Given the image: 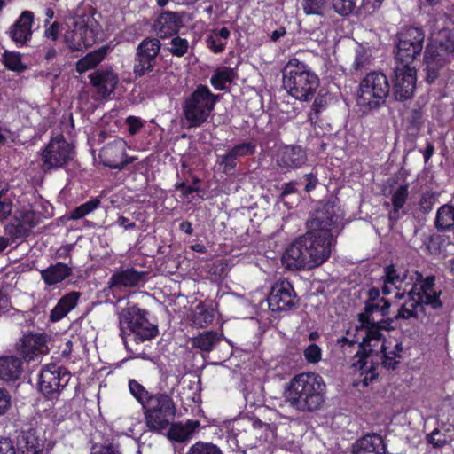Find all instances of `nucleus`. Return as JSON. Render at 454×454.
I'll use <instances>...</instances> for the list:
<instances>
[{
  "label": "nucleus",
  "mask_w": 454,
  "mask_h": 454,
  "mask_svg": "<svg viewBox=\"0 0 454 454\" xmlns=\"http://www.w3.org/2000/svg\"><path fill=\"white\" fill-rule=\"evenodd\" d=\"M341 221L333 202L321 204L307 222V232L286 249L282 261L286 268L293 270L312 269L327 261L333 236L340 233Z\"/></svg>",
  "instance_id": "1"
},
{
  "label": "nucleus",
  "mask_w": 454,
  "mask_h": 454,
  "mask_svg": "<svg viewBox=\"0 0 454 454\" xmlns=\"http://www.w3.org/2000/svg\"><path fill=\"white\" fill-rule=\"evenodd\" d=\"M129 393L141 405L148 431L162 434L176 419V405L172 393L163 389L147 390L134 379L128 382Z\"/></svg>",
  "instance_id": "2"
},
{
  "label": "nucleus",
  "mask_w": 454,
  "mask_h": 454,
  "mask_svg": "<svg viewBox=\"0 0 454 454\" xmlns=\"http://www.w3.org/2000/svg\"><path fill=\"white\" fill-rule=\"evenodd\" d=\"M326 385L316 372H301L294 375L285 390L289 406L300 412H314L325 403Z\"/></svg>",
  "instance_id": "3"
},
{
  "label": "nucleus",
  "mask_w": 454,
  "mask_h": 454,
  "mask_svg": "<svg viewBox=\"0 0 454 454\" xmlns=\"http://www.w3.org/2000/svg\"><path fill=\"white\" fill-rule=\"evenodd\" d=\"M358 322L360 325L356 329L364 330L365 337L363 342L358 344V350L355 356L357 357V360L352 364V367L355 371L360 372V375L363 376L362 384L367 387L378 377V373L376 372L377 364L375 365L372 362H369L370 354L364 349V345L370 343L372 340H386L381 331H392L395 326L394 325L393 318L369 319L368 323Z\"/></svg>",
  "instance_id": "4"
},
{
  "label": "nucleus",
  "mask_w": 454,
  "mask_h": 454,
  "mask_svg": "<svg viewBox=\"0 0 454 454\" xmlns=\"http://www.w3.org/2000/svg\"><path fill=\"white\" fill-rule=\"evenodd\" d=\"M283 86L289 95L300 101L309 100L319 86V78L311 68L296 58L283 68Z\"/></svg>",
  "instance_id": "5"
},
{
  "label": "nucleus",
  "mask_w": 454,
  "mask_h": 454,
  "mask_svg": "<svg viewBox=\"0 0 454 454\" xmlns=\"http://www.w3.org/2000/svg\"><path fill=\"white\" fill-rule=\"evenodd\" d=\"M219 101V95L214 94L208 86L199 84L184 98L182 104L184 117L189 128H198L207 122Z\"/></svg>",
  "instance_id": "6"
},
{
  "label": "nucleus",
  "mask_w": 454,
  "mask_h": 454,
  "mask_svg": "<svg viewBox=\"0 0 454 454\" xmlns=\"http://www.w3.org/2000/svg\"><path fill=\"white\" fill-rule=\"evenodd\" d=\"M95 12L77 14L74 18L73 26L65 33V42L72 51H82L95 44L103 37L101 25L94 17Z\"/></svg>",
  "instance_id": "7"
},
{
  "label": "nucleus",
  "mask_w": 454,
  "mask_h": 454,
  "mask_svg": "<svg viewBox=\"0 0 454 454\" xmlns=\"http://www.w3.org/2000/svg\"><path fill=\"white\" fill-rule=\"evenodd\" d=\"M390 96V84L380 71L368 73L361 81L357 94V106L363 113L378 110Z\"/></svg>",
  "instance_id": "8"
},
{
  "label": "nucleus",
  "mask_w": 454,
  "mask_h": 454,
  "mask_svg": "<svg viewBox=\"0 0 454 454\" xmlns=\"http://www.w3.org/2000/svg\"><path fill=\"white\" fill-rule=\"evenodd\" d=\"M148 311L137 306L129 308L120 320L121 337L125 345L129 338L136 343L152 340L158 334L157 325L149 322Z\"/></svg>",
  "instance_id": "9"
},
{
  "label": "nucleus",
  "mask_w": 454,
  "mask_h": 454,
  "mask_svg": "<svg viewBox=\"0 0 454 454\" xmlns=\"http://www.w3.org/2000/svg\"><path fill=\"white\" fill-rule=\"evenodd\" d=\"M70 379L71 373L66 368L54 363L48 364L41 370L38 389L48 400H55Z\"/></svg>",
  "instance_id": "10"
},
{
  "label": "nucleus",
  "mask_w": 454,
  "mask_h": 454,
  "mask_svg": "<svg viewBox=\"0 0 454 454\" xmlns=\"http://www.w3.org/2000/svg\"><path fill=\"white\" fill-rule=\"evenodd\" d=\"M74 151L63 135L52 137L42 153V168L44 172L60 168L71 161Z\"/></svg>",
  "instance_id": "11"
},
{
  "label": "nucleus",
  "mask_w": 454,
  "mask_h": 454,
  "mask_svg": "<svg viewBox=\"0 0 454 454\" xmlns=\"http://www.w3.org/2000/svg\"><path fill=\"white\" fill-rule=\"evenodd\" d=\"M395 59L403 66H409L423 49L425 34L422 28L410 27L398 36Z\"/></svg>",
  "instance_id": "12"
},
{
  "label": "nucleus",
  "mask_w": 454,
  "mask_h": 454,
  "mask_svg": "<svg viewBox=\"0 0 454 454\" xmlns=\"http://www.w3.org/2000/svg\"><path fill=\"white\" fill-rule=\"evenodd\" d=\"M436 278L434 275H424L418 271H414V279L410 287V294L416 295L424 307H429L434 310L442 307L441 300L442 291L435 288Z\"/></svg>",
  "instance_id": "13"
},
{
  "label": "nucleus",
  "mask_w": 454,
  "mask_h": 454,
  "mask_svg": "<svg viewBox=\"0 0 454 454\" xmlns=\"http://www.w3.org/2000/svg\"><path fill=\"white\" fill-rule=\"evenodd\" d=\"M38 223L39 216L34 210H18L4 226L5 238L9 239V243L25 241Z\"/></svg>",
  "instance_id": "14"
},
{
  "label": "nucleus",
  "mask_w": 454,
  "mask_h": 454,
  "mask_svg": "<svg viewBox=\"0 0 454 454\" xmlns=\"http://www.w3.org/2000/svg\"><path fill=\"white\" fill-rule=\"evenodd\" d=\"M269 308L273 312L288 311L296 308L299 298L293 284L285 278H280L271 286L267 298Z\"/></svg>",
  "instance_id": "15"
},
{
  "label": "nucleus",
  "mask_w": 454,
  "mask_h": 454,
  "mask_svg": "<svg viewBox=\"0 0 454 454\" xmlns=\"http://www.w3.org/2000/svg\"><path fill=\"white\" fill-rule=\"evenodd\" d=\"M160 51V43L157 38L148 37L138 44L133 67L136 77H142L153 71Z\"/></svg>",
  "instance_id": "16"
},
{
  "label": "nucleus",
  "mask_w": 454,
  "mask_h": 454,
  "mask_svg": "<svg viewBox=\"0 0 454 454\" xmlns=\"http://www.w3.org/2000/svg\"><path fill=\"white\" fill-rule=\"evenodd\" d=\"M416 70L410 66L396 67L392 78L390 96L396 101L403 102L412 98L416 88Z\"/></svg>",
  "instance_id": "17"
},
{
  "label": "nucleus",
  "mask_w": 454,
  "mask_h": 454,
  "mask_svg": "<svg viewBox=\"0 0 454 454\" xmlns=\"http://www.w3.org/2000/svg\"><path fill=\"white\" fill-rule=\"evenodd\" d=\"M126 142L121 138L107 143L99 151L101 163L112 169H122L126 165L134 161L135 158H125Z\"/></svg>",
  "instance_id": "18"
},
{
  "label": "nucleus",
  "mask_w": 454,
  "mask_h": 454,
  "mask_svg": "<svg viewBox=\"0 0 454 454\" xmlns=\"http://www.w3.org/2000/svg\"><path fill=\"white\" fill-rule=\"evenodd\" d=\"M384 274L381 277L383 286L381 292L383 295H389L392 293L393 286L396 292H404L411 286L414 279V273L409 276L408 270L397 269L393 263L387 265L383 270Z\"/></svg>",
  "instance_id": "19"
},
{
  "label": "nucleus",
  "mask_w": 454,
  "mask_h": 454,
  "mask_svg": "<svg viewBox=\"0 0 454 454\" xmlns=\"http://www.w3.org/2000/svg\"><path fill=\"white\" fill-rule=\"evenodd\" d=\"M16 449L21 454H43L45 439L39 435L38 430L31 425L22 427L16 431Z\"/></svg>",
  "instance_id": "20"
},
{
  "label": "nucleus",
  "mask_w": 454,
  "mask_h": 454,
  "mask_svg": "<svg viewBox=\"0 0 454 454\" xmlns=\"http://www.w3.org/2000/svg\"><path fill=\"white\" fill-rule=\"evenodd\" d=\"M90 82L101 98H108L119 83L118 74L111 68H98L89 75Z\"/></svg>",
  "instance_id": "21"
},
{
  "label": "nucleus",
  "mask_w": 454,
  "mask_h": 454,
  "mask_svg": "<svg viewBox=\"0 0 454 454\" xmlns=\"http://www.w3.org/2000/svg\"><path fill=\"white\" fill-rule=\"evenodd\" d=\"M184 26L182 16L175 12H163L154 20L153 28L158 37L161 39L176 35Z\"/></svg>",
  "instance_id": "22"
},
{
  "label": "nucleus",
  "mask_w": 454,
  "mask_h": 454,
  "mask_svg": "<svg viewBox=\"0 0 454 454\" xmlns=\"http://www.w3.org/2000/svg\"><path fill=\"white\" fill-rule=\"evenodd\" d=\"M307 160V153L301 145H285L277 154V165L286 170L301 168Z\"/></svg>",
  "instance_id": "23"
},
{
  "label": "nucleus",
  "mask_w": 454,
  "mask_h": 454,
  "mask_svg": "<svg viewBox=\"0 0 454 454\" xmlns=\"http://www.w3.org/2000/svg\"><path fill=\"white\" fill-rule=\"evenodd\" d=\"M146 271H140L134 267H128L114 271L108 280L112 290L123 287H136L145 282Z\"/></svg>",
  "instance_id": "24"
},
{
  "label": "nucleus",
  "mask_w": 454,
  "mask_h": 454,
  "mask_svg": "<svg viewBox=\"0 0 454 454\" xmlns=\"http://www.w3.org/2000/svg\"><path fill=\"white\" fill-rule=\"evenodd\" d=\"M46 344L47 335L44 333H28L20 339V343L17 349L24 360L30 362L43 353Z\"/></svg>",
  "instance_id": "25"
},
{
  "label": "nucleus",
  "mask_w": 454,
  "mask_h": 454,
  "mask_svg": "<svg viewBox=\"0 0 454 454\" xmlns=\"http://www.w3.org/2000/svg\"><path fill=\"white\" fill-rule=\"evenodd\" d=\"M351 454H387V445L377 433H368L355 441Z\"/></svg>",
  "instance_id": "26"
},
{
  "label": "nucleus",
  "mask_w": 454,
  "mask_h": 454,
  "mask_svg": "<svg viewBox=\"0 0 454 454\" xmlns=\"http://www.w3.org/2000/svg\"><path fill=\"white\" fill-rule=\"evenodd\" d=\"M34 15L32 12L24 11L19 19L9 29V36L19 47L24 46L32 37V23Z\"/></svg>",
  "instance_id": "27"
},
{
  "label": "nucleus",
  "mask_w": 454,
  "mask_h": 454,
  "mask_svg": "<svg viewBox=\"0 0 454 454\" xmlns=\"http://www.w3.org/2000/svg\"><path fill=\"white\" fill-rule=\"evenodd\" d=\"M23 358L13 355L0 356V380L12 383L20 379L23 372Z\"/></svg>",
  "instance_id": "28"
},
{
  "label": "nucleus",
  "mask_w": 454,
  "mask_h": 454,
  "mask_svg": "<svg viewBox=\"0 0 454 454\" xmlns=\"http://www.w3.org/2000/svg\"><path fill=\"white\" fill-rule=\"evenodd\" d=\"M73 274L70 266L64 262L51 264L40 271L41 278L47 286H56Z\"/></svg>",
  "instance_id": "29"
},
{
  "label": "nucleus",
  "mask_w": 454,
  "mask_h": 454,
  "mask_svg": "<svg viewBox=\"0 0 454 454\" xmlns=\"http://www.w3.org/2000/svg\"><path fill=\"white\" fill-rule=\"evenodd\" d=\"M199 426L200 423L197 420L189 419L185 424L180 422L174 423L173 421L167 429V437L172 442L179 443L185 442L192 437Z\"/></svg>",
  "instance_id": "30"
},
{
  "label": "nucleus",
  "mask_w": 454,
  "mask_h": 454,
  "mask_svg": "<svg viewBox=\"0 0 454 454\" xmlns=\"http://www.w3.org/2000/svg\"><path fill=\"white\" fill-rule=\"evenodd\" d=\"M262 426V422H254L248 428H232V440L236 442V448L245 452L247 449H252L256 446L258 436L254 433L256 425Z\"/></svg>",
  "instance_id": "31"
},
{
  "label": "nucleus",
  "mask_w": 454,
  "mask_h": 454,
  "mask_svg": "<svg viewBox=\"0 0 454 454\" xmlns=\"http://www.w3.org/2000/svg\"><path fill=\"white\" fill-rule=\"evenodd\" d=\"M230 35L231 32L228 27L212 29L205 39L207 48L215 54L223 52Z\"/></svg>",
  "instance_id": "32"
},
{
  "label": "nucleus",
  "mask_w": 454,
  "mask_h": 454,
  "mask_svg": "<svg viewBox=\"0 0 454 454\" xmlns=\"http://www.w3.org/2000/svg\"><path fill=\"white\" fill-rule=\"evenodd\" d=\"M382 359L381 365L384 369L395 370L400 364L401 352L403 351V345L401 342H396L393 348L390 349V342L384 340L381 348Z\"/></svg>",
  "instance_id": "33"
},
{
  "label": "nucleus",
  "mask_w": 454,
  "mask_h": 454,
  "mask_svg": "<svg viewBox=\"0 0 454 454\" xmlns=\"http://www.w3.org/2000/svg\"><path fill=\"white\" fill-rule=\"evenodd\" d=\"M364 310L357 315V320L368 323L369 319L379 320L380 318H389V309L391 302H384L379 305L372 302L364 301Z\"/></svg>",
  "instance_id": "34"
},
{
  "label": "nucleus",
  "mask_w": 454,
  "mask_h": 454,
  "mask_svg": "<svg viewBox=\"0 0 454 454\" xmlns=\"http://www.w3.org/2000/svg\"><path fill=\"white\" fill-rule=\"evenodd\" d=\"M434 51L433 48L427 46L425 51V63H426V81L427 83L432 84L439 77V62L442 60L441 54Z\"/></svg>",
  "instance_id": "35"
},
{
  "label": "nucleus",
  "mask_w": 454,
  "mask_h": 454,
  "mask_svg": "<svg viewBox=\"0 0 454 454\" xmlns=\"http://www.w3.org/2000/svg\"><path fill=\"white\" fill-rule=\"evenodd\" d=\"M108 48L103 46L96 51L87 53L84 57L81 58L76 63V71L79 74H83L86 71L96 67L101 61H103L107 54Z\"/></svg>",
  "instance_id": "36"
},
{
  "label": "nucleus",
  "mask_w": 454,
  "mask_h": 454,
  "mask_svg": "<svg viewBox=\"0 0 454 454\" xmlns=\"http://www.w3.org/2000/svg\"><path fill=\"white\" fill-rule=\"evenodd\" d=\"M215 311L204 304H198L192 313V325L197 328L209 326L215 320Z\"/></svg>",
  "instance_id": "37"
},
{
  "label": "nucleus",
  "mask_w": 454,
  "mask_h": 454,
  "mask_svg": "<svg viewBox=\"0 0 454 454\" xmlns=\"http://www.w3.org/2000/svg\"><path fill=\"white\" fill-rule=\"evenodd\" d=\"M434 51L446 54H452L454 56V28H444L439 31L435 39V45L429 46Z\"/></svg>",
  "instance_id": "38"
},
{
  "label": "nucleus",
  "mask_w": 454,
  "mask_h": 454,
  "mask_svg": "<svg viewBox=\"0 0 454 454\" xmlns=\"http://www.w3.org/2000/svg\"><path fill=\"white\" fill-rule=\"evenodd\" d=\"M435 227L440 231L454 230V206L444 204L438 208Z\"/></svg>",
  "instance_id": "39"
},
{
  "label": "nucleus",
  "mask_w": 454,
  "mask_h": 454,
  "mask_svg": "<svg viewBox=\"0 0 454 454\" xmlns=\"http://www.w3.org/2000/svg\"><path fill=\"white\" fill-rule=\"evenodd\" d=\"M221 340V336L214 331H206L192 338V344L195 348L209 352Z\"/></svg>",
  "instance_id": "40"
},
{
  "label": "nucleus",
  "mask_w": 454,
  "mask_h": 454,
  "mask_svg": "<svg viewBox=\"0 0 454 454\" xmlns=\"http://www.w3.org/2000/svg\"><path fill=\"white\" fill-rule=\"evenodd\" d=\"M236 73L233 68L229 67H218L210 78V83L216 90H224L226 83L233 82Z\"/></svg>",
  "instance_id": "41"
},
{
  "label": "nucleus",
  "mask_w": 454,
  "mask_h": 454,
  "mask_svg": "<svg viewBox=\"0 0 454 454\" xmlns=\"http://www.w3.org/2000/svg\"><path fill=\"white\" fill-rule=\"evenodd\" d=\"M3 64L11 71L23 73L27 67L21 61V55L18 52L5 51L3 54Z\"/></svg>",
  "instance_id": "42"
},
{
  "label": "nucleus",
  "mask_w": 454,
  "mask_h": 454,
  "mask_svg": "<svg viewBox=\"0 0 454 454\" xmlns=\"http://www.w3.org/2000/svg\"><path fill=\"white\" fill-rule=\"evenodd\" d=\"M101 200L98 197L92 198L85 203L74 207L70 213V219L79 220L92 213L100 206Z\"/></svg>",
  "instance_id": "43"
},
{
  "label": "nucleus",
  "mask_w": 454,
  "mask_h": 454,
  "mask_svg": "<svg viewBox=\"0 0 454 454\" xmlns=\"http://www.w3.org/2000/svg\"><path fill=\"white\" fill-rule=\"evenodd\" d=\"M407 123L409 135L417 137L424 123L422 111L412 109L408 116Z\"/></svg>",
  "instance_id": "44"
},
{
  "label": "nucleus",
  "mask_w": 454,
  "mask_h": 454,
  "mask_svg": "<svg viewBox=\"0 0 454 454\" xmlns=\"http://www.w3.org/2000/svg\"><path fill=\"white\" fill-rule=\"evenodd\" d=\"M229 151L239 160L247 156H253L256 153V143L253 141H243L236 144Z\"/></svg>",
  "instance_id": "45"
},
{
  "label": "nucleus",
  "mask_w": 454,
  "mask_h": 454,
  "mask_svg": "<svg viewBox=\"0 0 454 454\" xmlns=\"http://www.w3.org/2000/svg\"><path fill=\"white\" fill-rule=\"evenodd\" d=\"M187 454H223L221 449L211 442H197L192 445Z\"/></svg>",
  "instance_id": "46"
},
{
  "label": "nucleus",
  "mask_w": 454,
  "mask_h": 454,
  "mask_svg": "<svg viewBox=\"0 0 454 454\" xmlns=\"http://www.w3.org/2000/svg\"><path fill=\"white\" fill-rule=\"evenodd\" d=\"M238 163V159L229 150L224 154L218 156V164L226 175L232 174Z\"/></svg>",
  "instance_id": "47"
},
{
  "label": "nucleus",
  "mask_w": 454,
  "mask_h": 454,
  "mask_svg": "<svg viewBox=\"0 0 454 454\" xmlns=\"http://www.w3.org/2000/svg\"><path fill=\"white\" fill-rule=\"evenodd\" d=\"M395 299L402 300L405 299L403 305H406L408 309H412L414 307V310L416 312L419 310H422L424 309V306L420 301L416 297V295H411L410 294V289H404V292H396L395 294Z\"/></svg>",
  "instance_id": "48"
},
{
  "label": "nucleus",
  "mask_w": 454,
  "mask_h": 454,
  "mask_svg": "<svg viewBox=\"0 0 454 454\" xmlns=\"http://www.w3.org/2000/svg\"><path fill=\"white\" fill-rule=\"evenodd\" d=\"M171 47L168 49L170 53L176 57H183L188 51L189 43L185 38L173 36L170 42Z\"/></svg>",
  "instance_id": "49"
},
{
  "label": "nucleus",
  "mask_w": 454,
  "mask_h": 454,
  "mask_svg": "<svg viewBox=\"0 0 454 454\" xmlns=\"http://www.w3.org/2000/svg\"><path fill=\"white\" fill-rule=\"evenodd\" d=\"M167 78V74L160 69H157L154 73H153L147 81L149 86L151 87V91L157 92L162 90L164 89L165 81Z\"/></svg>",
  "instance_id": "50"
},
{
  "label": "nucleus",
  "mask_w": 454,
  "mask_h": 454,
  "mask_svg": "<svg viewBox=\"0 0 454 454\" xmlns=\"http://www.w3.org/2000/svg\"><path fill=\"white\" fill-rule=\"evenodd\" d=\"M409 185L407 184L400 185L393 193L391 201L394 207L403 208L409 196Z\"/></svg>",
  "instance_id": "51"
},
{
  "label": "nucleus",
  "mask_w": 454,
  "mask_h": 454,
  "mask_svg": "<svg viewBox=\"0 0 454 454\" xmlns=\"http://www.w3.org/2000/svg\"><path fill=\"white\" fill-rule=\"evenodd\" d=\"M303 356L307 363L317 364L322 359V348L317 344L311 343L304 348Z\"/></svg>",
  "instance_id": "52"
},
{
  "label": "nucleus",
  "mask_w": 454,
  "mask_h": 454,
  "mask_svg": "<svg viewBox=\"0 0 454 454\" xmlns=\"http://www.w3.org/2000/svg\"><path fill=\"white\" fill-rule=\"evenodd\" d=\"M81 294L76 291H72L63 295L57 302L67 312L71 311L77 305Z\"/></svg>",
  "instance_id": "53"
},
{
  "label": "nucleus",
  "mask_w": 454,
  "mask_h": 454,
  "mask_svg": "<svg viewBox=\"0 0 454 454\" xmlns=\"http://www.w3.org/2000/svg\"><path fill=\"white\" fill-rule=\"evenodd\" d=\"M436 201L435 192L428 191L423 192L419 202V210L423 214H428L432 211Z\"/></svg>",
  "instance_id": "54"
},
{
  "label": "nucleus",
  "mask_w": 454,
  "mask_h": 454,
  "mask_svg": "<svg viewBox=\"0 0 454 454\" xmlns=\"http://www.w3.org/2000/svg\"><path fill=\"white\" fill-rule=\"evenodd\" d=\"M90 454H122V452L118 444L109 442L93 444Z\"/></svg>",
  "instance_id": "55"
},
{
  "label": "nucleus",
  "mask_w": 454,
  "mask_h": 454,
  "mask_svg": "<svg viewBox=\"0 0 454 454\" xmlns=\"http://www.w3.org/2000/svg\"><path fill=\"white\" fill-rule=\"evenodd\" d=\"M382 292L375 286L369 288L366 292V299L364 301L376 303L379 305L384 304V302H390V301L384 296H381Z\"/></svg>",
  "instance_id": "56"
},
{
  "label": "nucleus",
  "mask_w": 454,
  "mask_h": 454,
  "mask_svg": "<svg viewBox=\"0 0 454 454\" xmlns=\"http://www.w3.org/2000/svg\"><path fill=\"white\" fill-rule=\"evenodd\" d=\"M4 190H0V221L6 219L12 213V202L10 199L4 197Z\"/></svg>",
  "instance_id": "57"
},
{
  "label": "nucleus",
  "mask_w": 454,
  "mask_h": 454,
  "mask_svg": "<svg viewBox=\"0 0 454 454\" xmlns=\"http://www.w3.org/2000/svg\"><path fill=\"white\" fill-rule=\"evenodd\" d=\"M370 64V59L365 51H356L354 62L352 64V69L356 72L362 71Z\"/></svg>",
  "instance_id": "58"
},
{
  "label": "nucleus",
  "mask_w": 454,
  "mask_h": 454,
  "mask_svg": "<svg viewBox=\"0 0 454 454\" xmlns=\"http://www.w3.org/2000/svg\"><path fill=\"white\" fill-rule=\"evenodd\" d=\"M325 2H302V9L308 15H323L324 4Z\"/></svg>",
  "instance_id": "59"
},
{
  "label": "nucleus",
  "mask_w": 454,
  "mask_h": 454,
  "mask_svg": "<svg viewBox=\"0 0 454 454\" xmlns=\"http://www.w3.org/2000/svg\"><path fill=\"white\" fill-rule=\"evenodd\" d=\"M12 396L9 391L0 387V416L4 415L11 408Z\"/></svg>",
  "instance_id": "60"
},
{
  "label": "nucleus",
  "mask_w": 454,
  "mask_h": 454,
  "mask_svg": "<svg viewBox=\"0 0 454 454\" xmlns=\"http://www.w3.org/2000/svg\"><path fill=\"white\" fill-rule=\"evenodd\" d=\"M418 312L414 310V307L410 309L406 305L402 304L397 313L392 318L395 321L399 319L418 318Z\"/></svg>",
  "instance_id": "61"
},
{
  "label": "nucleus",
  "mask_w": 454,
  "mask_h": 454,
  "mask_svg": "<svg viewBox=\"0 0 454 454\" xmlns=\"http://www.w3.org/2000/svg\"><path fill=\"white\" fill-rule=\"evenodd\" d=\"M0 454H17V449L10 437H0Z\"/></svg>",
  "instance_id": "62"
},
{
  "label": "nucleus",
  "mask_w": 454,
  "mask_h": 454,
  "mask_svg": "<svg viewBox=\"0 0 454 454\" xmlns=\"http://www.w3.org/2000/svg\"><path fill=\"white\" fill-rule=\"evenodd\" d=\"M126 123L128 125L129 133L132 136L137 134L144 125L139 117L132 115L126 118Z\"/></svg>",
  "instance_id": "63"
},
{
  "label": "nucleus",
  "mask_w": 454,
  "mask_h": 454,
  "mask_svg": "<svg viewBox=\"0 0 454 454\" xmlns=\"http://www.w3.org/2000/svg\"><path fill=\"white\" fill-rule=\"evenodd\" d=\"M334 10L342 16H346L356 7V2H332Z\"/></svg>",
  "instance_id": "64"
}]
</instances>
